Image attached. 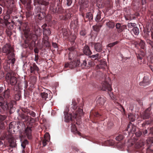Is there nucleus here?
Returning a JSON list of instances; mask_svg holds the SVG:
<instances>
[{"instance_id":"de8ad7c7","label":"nucleus","mask_w":153,"mask_h":153,"mask_svg":"<svg viewBox=\"0 0 153 153\" xmlns=\"http://www.w3.org/2000/svg\"><path fill=\"white\" fill-rule=\"evenodd\" d=\"M136 25V24L135 23H128L127 25L128 27L129 28H131L133 27H134Z\"/></svg>"},{"instance_id":"5fc2aeb1","label":"nucleus","mask_w":153,"mask_h":153,"mask_svg":"<svg viewBox=\"0 0 153 153\" xmlns=\"http://www.w3.org/2000/svg\"><path fill=\"white\" fill-rule=\"evenodd\" d=\"M4 100V99L2 97L0 96V106L3 105Z\"/></svg>"},{"instance_id":"9b49d317","label":"nucleus","mask_w":153,"mask_h":153,"mask_svg":"<svg viewBox=\"0 0 153 153\" xmlns=\"http://www.w3.org/2000/svg\"><path fill=\"white\" fill-rule=\"evenodd\" d=\"M94 49L98 52H101L102 49V46L101 43L97 42L94 44Z\"/></svg>"},{"instance_id":"13d9d810","label":"nucleus","mask_w":153,"mask_h":153,"mask_svg":"<svg viewBox=\"0 0 153 153\" xmlns=\"http://www.w3.org/2000/svg\"><path fill=\"white\" fill-rule=\"evenodd\" d=\"M135 135L137 137H139L142 135V133L140 131H138L135 133Z\"/></svg>"},{"instance_id":"393cba45","label":"nucleus","mask_w":153,"mask_h":153,"mask_svg":"<svg viewBox=\"0 0 153 153\" xmlns=\"http://www.w3.org/2000/svg\"><path fill=\"white\" fill-rule=\"evenodd\" d=\"M106 99L105 98L100 97L98 98L97 100V102L100 105H103L105 102Z\"/></svg>"},{"instance_id":"f257e3e1","label":"nucleus","mask_w":153,"mask_h":153,"mask_svg":"<svg viewBox=\"0 0 153 153\" xmlns=\"http://www.w3.org/2000/svg\"><path fill=\"white\" fill-rule=\"evenodd\" d=\"M13 48L10 44H7L2 48V52L7 55H9L8 58L11 59L14 56L13 53Z\"/></svg>"},{"instance_id":"0e129e2a","label":"nucleus","mask_w":153,"mask_h":153,"mask_svg":"<svg viewBox=\"0 0 153 153\" xmlns=\"http://www.w3.org/2000/svg\"><path fill=\"white\" fill-rule=\"evenodd\" d=\"M99 56V54L97 53L95 55H92L91 56V58H98Z\"/></svg>"},{"instance_id":"338daca9","label":"nucleus","mask_w":153,"mask_h":153,"mask_svg":"<svg viewBox=\"0 0 153 153\" xmlns=\"http://www.w3.org/2000/svg\"><path fill=\"white\" fill-rule=\"evenodd\" d=\"M52 46L54 48H57L58 47L57 44L55 42H52Z\"/></svg>"},{"instance_id":"20e7f679","label":"nucleus","mask_w":153,"mask_h":153,"mask_svg":"<svg viewBox=\"0 0 153 153\" xmlns=\"http://www.w3.org/2000/svg\"><path fill=\"white\" fill-rule=\"evenodd\" d=\"M14 3L13 0H0V5L2 7H11Z\"/></svg>"},{"instance_id":"473e14b6","label":"nucleus","mask_w":153,"mask_h":153,"mask_svg":"<svg viewBox=\"0 0 153 153\" xmlns=\"http://www.w3.org/2000/svg\"><path fill=\"white\" fill-rule=\"evenodd\" d=\"M85 18L88 19L89 20H91L93 18V16L91 12H88L86 13Z\"/></svg>"},{"instance_id":"a211bd4d","label":"nucleus","mask_w":153,"mask_h":153,"mask_svg":"<svg viewBox=\"0 0 153 153\" xmlns=\"http://www.w3.org/2000/svg\"><path fill=\"white\" fill-rule=\"evenodd\" d=\"M22 29L24 33L25 37L26 38L29 37V35L30 32L29 26L23 28Z\"/></svg>"},{"instance_id":"4be33fe9","label":"nucleus","mask_w":153,"mask_h":153,"mask_svg":"<svg viewBox=\"0 0 153 153\" xmlns=\"http://www.w3.org/2000/svg\"><path fill=\"white\" fill-rule=\"evenodd\" d=\"M83 52L85 54L87 55H90L92 53L89 48L88 46H84L83 49Z\"/></svg>"},{"instance_id":"774afa93","label":"nucleus","mask_w":153,"mask_h":153,"mask_svg":"<svg viewBox=\"0 0 153 153\" xmlns=\"http://www.w3.org/2000/svg\"><path fill=\"white\" fill-rule=\"evenodd\" d=\"M6 117L4 116H0V119L2 121L6 119Z\"/></svg>"},{"instance_id":"864d4df0","label":"nucleus","mask_w":153,"mask_h":153,"mask_svg":"<svg viewBox=\"0 0 153 153\" xmlns=\"http://www.w3.org/2000/svg\"><path fill=\"white\" fill-rule=\"evenodd\" d=\"M28 114H29V115L33 117H35L36 116L35 113L32 111H30L29 112Z\"/></svg>"},{"instance_id":"bf43d9fd","label":"nucleus","mask_w":153,"mask_h":153,"mask_svg":"<svg viewBox=\"0 0 153 153\" xmlns=\"http://www.w3.org/2000/svg\"><path fill=\"white\" fill-rule=\"evenodd\" d=\"M101 19V16L100 14H98L97 15L96 20V21H98Z\"/></svg>"},{"instance_id":"dca6fc26","label":"nucleus","mask_w":153,"mask_h":153,"mask_svg":"<svg viewBox=\"0 0 153 153\" xmlns=\"http://www.w3.org/2000/svg\"><path fill=\"white\" fill-rule=\"evenodd\" d=\"M43 36H48L50 35L51 33V31L50 29L48 27L43 28Z\"/></svg>"},{"instance_id":"6ab92c4d","label":"nucleus","mask_w":153,"mask_h":153,"mask_svg":"<svg viewBox=\"0 0 153 153\" xmlns=\"http://www.w3.org/2000/svg\"><path fill=\"white\" fill-rule=\"evenodd\" d=\"M10 104L7 101H4L3 103V105L1 106L2 109L4 110L9 109V108H11L12 106V105L10 106Z\"/></svg>"},{"instance_id":"680f3d73","label":"nucleus","mask_w":153,"mask_h":153,"mask_svg":"<svg viewBox=\"0 0 153 153\" xmlns=\"http://www.w3.org/2000/svg\"><path fill=\"white\" fill-rule=\"evenodd\" d=\"M68 33L66 30L64 29L63 31V34L64 36H67L68 35Z\"/></svg>"},{"instance_id":"a878e982","label":"nucleus","mask_w":153,"mask_h":153,"mask_svg":"<svg viewBox=\"0 0 153 153\" xmlns=\"http://www.w3.org/2000/svg\"><path fill=\"white\" fill-rule=\"evenodd\" d=\"M71 131L75 134H80V133L77 130L76 127L74 124H72L71 126Z\"/></svg>"},{"instance_id":"37998d69","label":"nucleus","mask_w":153,"mask_h":153,"mask_svg":"<svg viewBox=\"0 0 153 153\" xmlns=\"http://www.w3.org/2000/svg\"><path fill=\"white\" fill-rule=\"evenodd\" d=\"M107 143L110 146H112L114 144V142L112 140H109L107 141Z\"/></svg>"},{"instance_id":"0eeeda50","label":"nucleus","mask_w":153,"mask_h":153,"mask_svg":"<svg viewBox=\"0 0 153 153\" xmlns=\"http://www.w3.org/2000/svg\"><path fill=\"white\" fill-rule=\"evenodd\" d=\"M50 139V136L48 133H46L44 136V137L41 138V141L43 146H45Z\"/></svg>"},{"instance_id":"c85d7f7f","label":"nucleus","mask_w":153,"mask_h":153,"mask_svg":"<svg viewBox=\"0 0 153 153\" xmlns=\"http://www.w3.org/2000/svg\"><path fill=\"white\" fill-rule=\"evenodd\" d=\"M65 121L67 122H69L71 120V115L70 114H69L67 112H65Z\"/></svg>"},{"instance_id":"8fccbe9b","label":"nucleus","mask_w":153,"mask_h":153,"mask_svg":"<svg viewBox=\"0 0 153 153\" xmlns=\"http://www.w3.org/2000/svg\"><path fill=\"white\" fill-rule=\"evenodd\" d=\"M40 4L46 6L48 5L49 3L47 2L42 0Z\"/></svg>"},{"instance_id":"603ef678","label":"nucleus","mask_w":153,"mask_h":153,"mask_svg":"<svg viewBox=\"0 0 153 153\" xmlns=\"http://www.w3.org/2000/svg\"><path fill=\"white\" fill-rule=\"evenodd\" d=\"M71 41L72 42H73L74 41V40L76 38V36L75 35H72L71 36Z\"/></svg>"},{"instance_id":"e433bc0d","label":"nucleus","mask_w":153,"mask_h":153,"mask_svg":"<svg viewBox=\"0 0 153 153\" xmlns=\"http://www.w3.org/2000/svg\"><path fill=\"white\" fill-rule=\"evenodd\" d=\"M41 95L42 98L44 100H48L47 98H48V94L47 93H46L45 92L42 93Z\"/></svg>"},{"instance_id":"f03ea898","label":"nucleus","mask_w":153,"mask_h":153,"mask_svg":"<svg viewBox=\"0 0 153 153\" xmlns=\"http://www.w3.org/2000/svg\"><path fill=\"white\" fill-rule=\"evenodd\" d=\"M6 139L8 140L9 144V146L12 148L15 147L16 146V140L13 136L10 134H9L5 136Z\"/></svg>"},{"instance_id":"1a4fd4ad","label":"nucleus","mask_w":153,"mask_h":153,"mask_svg":"<svg viewBox=\"0 0 153 153\" xmlns=\"http://www.w3.org/2000/svg\"><path fill=\"white\" fill-rule=\"evenodd\" d=\"M19 117L22 119L24 120L25 122L28 121L29 119L30 120H31V119H33L32 118L30 117L28 115L24 113H19Z\"/></svg>"},{"instance_id":"2eb2a0df","label":"nucleus","mask_w":153,"mask_h":153,"mask_svg":"<svg viewBox=\"0 0 153 153\" xmlns=\"http://www.w3.org/2000/svg\"><path fill=\"white\" fill-rule=\"evenodd\" d=\"M136 130V126L133 125V124H129L127 126V130L128 132L131 133H134Z\"/></svg>"},{"instance_id":"c756f323","label":"nucleus","mask_w":153,"mask_h":153,"mask_svg":"<svg viewBox=\"0 0 153 153\" xmlns=\"http://www.w3.org/2000/svg\"><path fill=\"white\" fill-rule=\"evenodd\" d=\"M102 61L101 62V63L97 65L96 66V69L103 68L105 67V66H106V63L105 62L103 61V62L102 63Z\"/></svg>"},{"instance_id":"58836bf2","label":"nucleus","mask_w":153,"mask_h":153,"mask_svg":"<svg viewBox=\"0 0 153 153\" xmlns=\"http://www.w3.org/2000/svg\"><path fill=\"white\" fill-rule=\"evenodd\" d=\"M38 18L39 19H42L45 16V14L43 13L40 12L38 15Z\"/></svg>"},{"instance_id":"9d476101","label":"nucleus","mask_w":153,"mask_h":153,"mask_svg":"<svg viewBox=\"0 0 153 153\" xmlns=\"http://www.w3.org/2000/svg\"><path fill=\"white\" fill-rule=\"evenodd\" d=\"M30 68V73L33 74H35L36 72H38L39 70V68L35 63L31 64Z\"/></svg>"},{"instance_id":"49530a36","label":"nucleus","mask_w":153,"mask_h":153,"mask_svg":"<svg viewBox=\"0 0 153 153\" xmlns=\"http://www.w3.org/2000/svg\"><path fill=\"white\" fill-rule=\"evenodd\" d=\"M94 30L95 31H98L100 30V27L99 26L95 25L93 27Z\"/></svg>"},{"instance_id":"ddd939ff","label":"nucleus","mask_w":153,"mask_h":153,"mask_svg":"<svg viewBox=\"0 0 153 153\" xmlns=\"http://www.w3.org/2000/svg\"><path fill=\"white\" fill-rule=\"evenodd\" d=\"M3 96L4 98L6 100H9L10 99L11 96L10 90L9 89H7L4 92Z\"/></svg>"},{"instance_id":"6e6d98bb","label":"nucleus","mask_w":153,"mask_h":153,"mask_svg":"<svg viewBox=\"0 0 153 153\" xmlns=\"http://www.w3.org/2000/svg\"><path fill=\"white\" fill-rule=\"evenodd\" d=\"M136 146L137 148H139L140 147L142 146L143 145V143L139 144L138 142H137L136 144Z\"/></svg>"},{"instance_id":"4c0bfd02","label":"nucleus","mask_w":153,"mask_h":153,"mask_svg":"<svg viewBox=\"0 0 153 153\" xmlns=\"http://www.w3.org/2000/svg\"><path fill=\"white\" fill-rule=\"evenodd\" d=\"M72 14L70 12H68L65 16V17L63 18V19L66 20L70 18L71 17Z\"/></svg>"},{"instance_id":"a19ab883","label":"nucleus","mask_w":153,"mask_h":153,"mask_svg":"<svg viewBox=\"0 0 153 153\" xmlns=\"http://www.w3.org/2000/svg\"><path fill=\"white\" fill-rule=\"evenodd\" d=\"M79 34L81 36H84L86 35V31L85 29H82L80 32Z\"/></svg>"},{"instance_id":"f8f14e48","label":"nucleus","mask_w":153,"mask_h":153,"mask_svg":"<svg viewBox=\"0 0 153 153\" xmlns=\"http://www.w3.org/2000/svg\"><path fill=\"white\" fill-rule=\"evenodd\" d=\"M19 124L18 122H12L9 125V129L13 128L15 129H18L19 128Z\"/></svg>"},{"instance_id":"09e8293b","label":"nucleus","mask_w":153,"mask_h":153,"mask_svg":"<svg viewBox=\"0 0 153 153\" xmlns=\"http://www.w3.org/2000/svg\"><path fill=\"white\" fill-rule=\"evenodd\" d=\"M72 107L74 110H75L77 108L76 103L74 101L72 102Z\"/></svg>"},{"instance_id":"f704fd0d","label":"nucleus","mask_w":153,"mask_h":153,"mask_svg":"<svg viewBox=\"0 0 153 153\" xmlns=\"http://www.w3.org/2000/svg\"><path fill=\"white\" fill-rule=\"evenodd\" d=\"M132 31L136 35H137L139 33V29L137 27H134L133 28Z\"/></svg>"},{"instance_id":"39448f33","label":"nucleus","mask_w":153,"mask_h":153,"mask_svg":"<svg viewBox=\"0 0 153 153\" xmlns=\"http://www.w3.org/2000/svg\"><path fill=\"white\" fill-rule=\"evenodd\" d=\"M35 33H33L32 32H30L29 35V38L33 39L35 38V39H36L38 36H40L41 34L42 30L40 28H37L34 31Z\"/></svg>"},{"instance_id":"79ce46f5","label":"nucleus","mask_w":153,"mask_h":153,"mask_svg":"<svg viewBox=\"0 0 153 153\" xmlns=\"http://www.w3.org/2000/svg\"><path fill=\"white\" fill-rule=\"evenodd\" d=\"M123 139V137L121 135H119L116 138L117 140L120 141L122 140Z\"/></svg>"},{"instance_id":"3c124183","label":"nucleus","mask_w":153,"mask_h":153,"mask_svg":"<svg viewBox=\"0 0 153 153\" xmlns=\"http://www.w3.org/2000/svg\"><path fill=\"white\" fill-rule=\"evenodd\" d=\"M56 12L57 13H61L62 12V9L61 8H59V7H58V8H56Z\"/></svg>"},{"instance_id":"423d86ee","label":"nucleus","mask_w":153,"mask_h":153,"mask_svg":"<svg viewBox=\"0 0 153 153\" xmlns=\"http://www.w3.org/2000/svg\"><path fill=\"white\" fill-rule=\"evenodd\" d=\"M80 61L79 60H77L76 61L71 62L70 63H66L65 66V68L69 67L72 68L76 67H77L79 65Z\"/></svg>"},{"instance_id":"c03bdc74","label":"nucleus","mask_w":153,"mask_h":153,"mask_svg":"<svg viewBox=\"0 0 153 153\" xmlns=\"http://www.w3.org/2000/svg\"><path fill=\"white\" fill-rule=\"evenodd\" d=\"M118 43V41H116L114 42L111 43L108 45V46L109 47H111L117 44Z\"/></svg>"},{"instance_id":"b1692460","label":"nucleus","mask_w":153,"mask_h":153,"mask_svg":"<svg viewBox=\"0 0 153 153\" xmlns=\"http://www.w3.org/2000/svg\"><path fill=\"white\" fill-rule=\"evenodd\" d=\"M25 133L28 138H31V127H27L25 130Z\"/></svg>"},{"instance_id":"2f4dec72","label":"nucleus","mask_w":153,"mask_h":153,"mask_svg":"<svg viewBox=\"0 0 153 153\" xmlns=\"http://www.w3.org/2000/svg\"><path fill=\"white\" fill-rule=\"evenodd\" d=\"M126 28V25H123L119 27V28L117 29V31L118 33H120Z\"/></svg>"},{"instance_id":"4d7b16f0","label":"nucleus","mask_w":153,"mask_h":153,"mask_svg":"<svg viewBox=\"0 0 153 153\" xmlns=\"http://www.w3.org/2000/svg\"><path fill=\"white\" fill-rule=\"evenodd\" d=\"M72 0H67V4L68 6H70L71 4Z\"/></svg>"},{"instance_id":"052dcab7","label":"nucleus","mask_w":153,"mask_h":153,"mask_svg":"<svg viewBox=\"0 0 153 153\" xmlns=\"http://www.w3.org/2000/svg\"><path fill=\"white\" fill-rule=\"evenodd\" d=\"M149 134L153 136L152 138H153V128H151L149 129Z\"/></svg>"},{"instance_id":"5701e85b","label":"nucleus","mask_w":153,"mask_h":153,"mask_svg":"<svg viewBox=\"0 0 153 153\" xmlns=\"http://www.w3.org/2000/svg\"><path fill=\"white\" fill-rule=\"evenodd\" d=\"M17 22L20 24V26H20L19 27L20 29L21 28L23 29V28H25V27H26L29 26L28 23L27 22H24L23 23L22 21L19 20H18Z\"/></svg>"},{"instance_id":"412c9836","label":"nucleus","mask_w":153,"mask_h":153,"mask_svg":"<svg viewBox=\"0 0 153 153\" xmlns=\"http://www.w3.org/2000/svg\"><path fill=\"white\" fill-rule=\"evenodd\" d=\"M79 2L81 3L82 7L86 8L88 6V0H80Z\"/></svg>"},{"instance_id":"69168bd1","label":"nucleus","mask_w":153,"mask_h":153,"mask_svg":"<svg viewBox=\"0 0 153 153\" xmlns=\"http://www.w3.org/2000/svg\"><path fill=\"white\" fill-rule=\"evenodd\" d=\"M6 33L9 36H10L11 35V32L10 30H6Z\"/></svg>"},{"instance_id":"bb28decb","label":"nucleus","mask_w":153,"mask_h":153,"mask_svg":"<svg viewBox=\"0 0 153 153\" xmlns=\"http://www.w3.org/2000/svg\"><path fill=\"white\" fill-rule=\"evenodd\" d=\"M149 108H148L146 111L141 115V117L143 119H147L149 118L150 116L149 113L148 112V110Z\"/></svg>"},{"instance_id":"7ed1b4c3","label":"nucleus","mask_w":153,"mask_h":153,"mask_svg":"<svg viewBox=\"0 0 153 153\" xmlns=\"http://www.w3.org/2000/svg\"><path fill=\"white\" fill-rule=\"evenodd\" d=\"M6 79L8 80L12 85H14L17 83V80L16 78L12 76L10 73H8L6 75Z\"/></svg>"},{"instance_id":"f3484780","label":"nucleus","mask_w":153,"mask_h":153,"mask_svg":"<svg viewBox=\"0 0 153 153\" xmlns=\"http://www.w3.org/2000/svg\"><path fill=\"white\" fill-rule=\"evenodd\" d=\"M106 27L109 29H113L115 26V23L111 21H108L106 23Z\"/></svg>"},{"instance_id":"6e6552de","label":"nucleus","mask_w":153,"mask_h":153,"mask_svg":"<svg viewBox=\"0 0 153 153\" xmlns=\"http://www.w3.org/2000/svg\"><path fill=\"white\" fill-rule=\"evenodd\" d=\"M49 38L48 36H43L42 39V44L44 46L49 47L50 46V43L49 42Z\"/></svg>"},{"instance_id":"c9c22d12","label":"nucleus","mask_w":153,"mask_h":153,"mask_svg":"<svg viewBox=\"0 0 153 153\" xmlns=\"http://www.w3.org/2000/svg\"><path fill=\"white\" fill-rule=\"evenodd\" d=\"M81 63V66L82 68H85L86 66L87 65V61L86 60H84L83 61L80 62Z\"/></svg>"},{"instance_id":"a18cd8bd","label":"nucleus","mask_w":153,"mask_h":153,"mask_svg":"<svg viewBox=\"0 0 153 153\" xmlns=\"http://www.w3.org/2000/svg\"><path fill=\"white\" fill-rule=\"evenodd\" d=\"M42 0H34V4L36 6L38 4H40Z\"/></svg>"},{"instance_id":"ea45409f","label":"nucleus","mask_w":153,"mask_h":153,"mask_svg":"<svg viewBox=\"0 0 153 153\" xmlns=\"http://www.w3.org/2000/svg\"><path fill=\"white\" fill-rule=\"evenodd\" d=\"M139 45L141 48L143 49H144L145 48V43L143 41L141 40L139 43Z\"/></svg>"},{"instance_id":"7c9ffc66","label":"nucleus","mask_w":153,"mask_h":153,"mask_svg":"<svg viewBox=\"0 0 153 153\" xmlns=\"http://www.w3.org/2000/svg\"><path fill=\"white\" fill-rule=\"evenodd\" d=\"M153 152V142L147 149V153H152Z\"/></svg>"},{"instance_id":"e2e57ef3","label":"nucleus","mask_w":153,"mask_h":153,"mask_svg":"<svg viewBox=\"0 0 153 153\" xmlns=\"http://www.w3.org/2000/svg\"><path fill=\"white\" fill-rule=\"evenodd\" d=\"M122 25H121V24L120 23H117L116 24V28L117 29H118L122 26Z\"/></svg>"},{"instance_id":"4468645a","label":"nucleus","mask_w":153,"mask_h":153,"mask_svg":"<svg viewBox=\"0 0 153 153\" xmlns=\"http://www.w3.org/2000/svg\"><path fill=\"white\" fill-rule=\"evenodd\" d=\"M102 90L105 91H111L112 89L110 85L106 82H105L102 84Z\"/></svg>"},{"instance_id":"72a5a7b5","label":"nucleus","mask_w":153,"mask_h":153,"mask_svg":"<svg viewBox=\"0 0 153 153\" xmlns=\"http://www.w3.org/2000/svg\"><path fill=\"white\" fill-rule=\"evenodd\" d=\"M128 118L131 121L133 122L135 120V117L133 114L130 113L128 114Z\"/></svg>"},{"instance_id":"cd10ccee","label":"nucleus","mask_w":153,"mask_h":153,"mask_svg":"<svg viewBox=\"0 0 153 153\" xmlns=\"http://www.w3.org/2000/svg\"><path fill=\"white\" fill-rule=\"evenodd\" d=\"M149 83V78L147 76H145L143 78V79L142 82L143 84L142 85L144 86L148 85Z\"/></svg>"},{"instance_id":"aec40b11","label":"nucleus","mask_w":153,"mask_h":153,"mask_svg":"<svg viewBox=\"0 0 153 153\" xmlns=\"http://www.w3.org/2000/svg\"><path fill=\"white\" fill-rule=\"evenodd\" d=\"M70 51L69 53V59H72L73 57L75 56L76 55V52L74 51V48H69Z\"/></svg>"}]
</instances>
